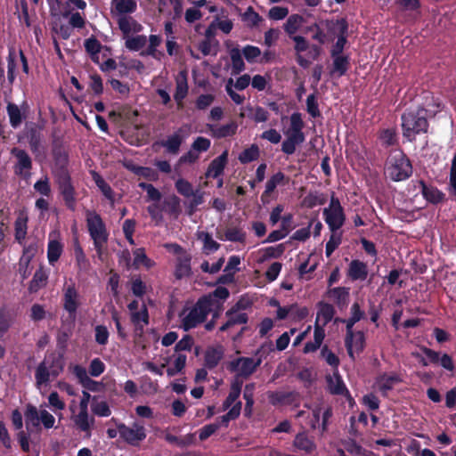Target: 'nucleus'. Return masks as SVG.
I'll use <instances>...</instances> for the list:
<instances>
[{"mask_svg": "<svg viewBox=\"0 0 456 456\" xmlns=\"http://www.w3.org/2000/svg\"><path fill=\"white\" fill-rule=\"evenodd\" d=\"M49 360H44L36 369L35 379L37 387L47 385L52 378L51 370L48 368Z\"/></svg>", "mask_w": 456, "mask_h": 456, "instance_id": "nucleus-31", "label": "nucleus"}, {"mask_svg": "<svg viewBox=\"0 0 456 456\" xmlns=\"http://www.w3.org/2000/svg\"><path fill=\"white\" fill-rule=\"evenodd\" d=\"M188 94L187 71L181 70L175 77V93L174 98L180 105Z\"/></svg>", "mask_w": 456, "mask_h": 456, "instance_id": "nucleus-24", "label": "nucleus"}, {"mask_svg": "<svg viewBox=\"0 0 456 456\" xmlns=\"http://www.w3.org/2000/svg\"><path fill=\"white\" fill-rule=\"evenodd\" d=\"M403 135L409 141L415 140L417 134L428 131L426 110H409L402 116Z\"/></svg>", "mask_w": 456, "mask_h": 456, "instance_id": "nucleus-3", "label": "nucleus"}, {"mask_svg": "<svg viewBox=\"0 0 456 456\" xmlns=\"http://www.w3.org/2000/svg\"><path fill=\"white\" fill-rule=\"evenodd\" d=\"M241 54H243L242 52H240L238 48H232L230 51L232 69L233 74H239L245 69V64Z\"/></svg>", "mask_w": 456, "mask_h": 456, "instance_id": "nucleus-51", "label": "nucleus"}, {"mask_svg": "<svg viewBox=\"0 0 456 456\" xmlns=\"http://www.w3.org/2000/svg\"><path fill=\"white\" fill-rule=\"evenodd\" d=\"M419 187L424 198L432 203H438L444 198V193H442L436 188L427 186L422 181L419 182Z\"/></svg>", "mask_w": 456, "mask_h": 456, "instance_id": "nucleus-41", "label": "nucleus"}, {"mask_svg": "<svg viewBox=\"0 0 456 456\" xmlns=\"http://www.w3.org/2000/svg\"><path fill=\"white\" fill-rule=\"evenodd\" d=\"M191 273V256L187 253H183L177 256L175 275L181 279L188 276Z\"/></svg>", "mask_w": 456, "mask_h": 456, "instance_id": "nucleus-35", "label": "nucleus"}, {"mask_svg": "<svg viewBox=\"0 0 456 456\" xmlns=\"http://www.w3.org/2000/svg\"><path fill=\"white\" fill-rule=\"evenodd\" d=\"M118 28L123 33V39L133 34H137L142 30V26L131 15L115 18Z\"/></svg>", "mask_w": 456, "mask_h": 456, "instance_id": "nucleus-20", "label": "nucleus"}, {"mask_svg": "<svg viewBox=\"0 0 456 456\" xmlns=\"http://www.w3.org/2000/svg\"><path fill=\"white\" fill-rule=\"evenodd\" d=\"M297 395L295 392L274 391L268 393L269 402L274 406H283L294 403Z\"/></svg>", "mask_w": 456, "mask_h": 456, "instance_id": "nucleus-21", "label": "nucleus"}, {"mask_svg": "<svg viewBox=\"0 0 456 456\" xmlns=\"http://www.w3.org/2000/svg\"><path fill=\"white\" fill-rule=\"evenodd\" d=\"M93 179L102 194L108 199L111 205L114 204V191L104 179L96 172L92 173Z\"/></svg>", "mask_w": 456, "mask_h": 456, "instance_id": "nucleus-44", "label": "nucleus"}, {"mask_svg": "<svg viewBox=\"0 0 456 456\" xmlns=\"http://www.w3.org/2000/svg\"><path fill=\"white\" fill-rule=\"evenodd\" d=\"M91 410L94 414L99 417H109L111 414L108 403L103 400H99L97 396H94L92 399Z\"/></svg>", "mask_w": 456, "mask_h": 456, "instance_id": "nucleus-46", "label": "nucleus"}, {"mask_svg": "<svg viewBox=\"0 0 456 456\" xmlns=\"http://www.w3.org/2000/svg\"><path fill=\"white\" fill-rule=\"evenodd\" d=\"M401 379L396 374H382L376 380L377 388L382 392L383 395H387V393L393 388V387L399 383Z\"/></svg>", "mask_w": 456, "mask_h": 456, "instance_id": "nucleus-27", "label": "nucleus"}, {"mask_svg": "<svg viewBox=\"0 0 456 456\" xmlns=\"http://www.w3.org/2000/svg\"><path fill=\"white\" fill-rule=\"evenodd\" d=\"M7 114L10 120V125L13 128H17L22 123L23 116L19 106L15 103H8L6 107Z\"/></svg>", "mask_w": 456, "mask_h": 456, "instance_id": "nucleus-43", "label": "nucleus"}, {"mask_svg": "<svg viewBox=\"0 0 456 456\" xmlns=\"http://www.w3.org/2000/svg\"><path fill=\"white\" fill-rule=\"evenodd\" d=\"M137 10L135 0H111L110 13L113 18L131 15Z\"/></svg>", "mask_w": 456, "mask_h": 456, "instance_id": "nucleus-16", "label": "nucleus"}, {"mask_svg": "<svg viewBox=\"0 0 456 456\" xmlns=\"http://www.w3.org/2000/svg\"><path fill=\"white\" fill-rule=\"evenodd\" d=\"M197 238L203 243V251L206 254L213 253L220 248V244L208 232H198Z\"/></svg>", "mask_w": 456, "mask_h": 456, "instance_id": "nucleus-39", "label": "nucleus"}, {"mask_svg": "<svg viewBox=\"0 0 456 456\" xmlns=\"http://www.w3.org/2000/svg\"><path fill=\"white\" fill-rule=\"evenodd\" d=\"M11 155L15 158L13 165L14 174L24 179L30 176V170L32 168V159L28 153L20 148L13 147L10 151Z\"/></svg>", "mask_w": 456, "mask_h": 456, "instance_id": "nucleus-9", "label": "nucleus"}, {"mask_svg": "<svg viewBox=\"0 0 456 456\" xmlns=\"http://www.w3.org/2000/svg\"><path fill=\"white\" fill-rule=\"evenodd\" d=\"M218 42L216 40H203L199 43L198 48L204 56L217 53Z\"/></svg>", "mask_w": 456, "mask_h": 456, "instance_id": "nucleus-62", "label": "nucleus"}, {"mask_svg": "<svg viewBox=\"0 0 456 456\" xmlns=\"http://www.w3.org/2000/svg\"><path fill=\"white\" fill-rule=\"evenodd\" d=\"M305 123L298 112H294L289 118V127L283 131L286 139L281 143V151L287 155H292L297 147L302 144L305 136L303 132Z\"/></svg>", "mask_w": 456, "mask_h": 456, "instance_id": "nucleus-2", "label": "nucleus"}, {"mask_svg": "<svg viewBox=\"0 0 456 456\" xmlns=\"http://www.w3.org/2000/svg\"><path fill=\"white\" fill-rule=\"evenodd\" d=\"M27 222L28 218L24 216H20L14 224L15 227V239L20 243L27 234Z\"/></svg>", "mask_w": 456, "mask_h": 456, "instance_id": "nucleus-57", "label": "nucleus"}, {"mask_svg": "<svg viewBox=\"0 0 456 456\" xmlns=\"http://www.w3.org/2000/svg\"><path fill=\"white\" fill-rule=\"evenodd\" d=\"M259 156V149L256 145L252 144L249 148L244 150L239 155V160L245 164L256 159Z\"/></svg>", "mask_w": 456, "mask_h": 456, "instance_id": "nucleus-61", "label": "nucleus"}, {"mask_svg": "<svg viewBox=\"0 0 456 456\" xmlns=\"http://www.w3.org/2000/svg\"><path fill=\"white\" fill-rule=\"evenodd\" d=\"M30 150L33 153H39L43 149V134L39 128L33 126L29 128L27 134Z\"/></svg>", "mask_w": 456, "mask_h": 456, "instance_id": "nucleus-30", "label": "nucleus"}, {"mask_svg": "<svg viewBox=\"0 0 456 456\" xmlns=\"http://www.w3.org/2000/svg\"><path fill=\"white\" fill-rule=\"evenodd\" d=\"M330 237L326 243L325 253L329 257L334 252V250L340 245L342 240V232L339 230H330Z\"/></svg>", "mask_w": 456, "mask_h": 456, "instance_id": "nucleus-53", "label": "nucleus"}, {"mask_svg": "<svg viewBox=\"0 0 456 456\" xmlns=\"http://www.w3.org/2000/svg\"><path fill=\"white\" fill-rule=\"evenodd\" d=\"M223 354L224 352L221 347L208 349L205 354V365L209 369L215 368L222 359Z\"/></svg>", "mask_w": 456, "mask_h": 456, "instance_id": "nucleus-47", "label": "nucleus"}, {"mask_svg": "<svg viewBox=\"0 0 456 456\" xmlns=\"http://www.w3.org/2000/svg\"><path fill=\"white\" fill-rule=\"evenodd\" d=\"M285 181V175L282 172H278L272 175L266 182L265 190L263 192L261 198L264 200L265 197L269 196L278 185H281Z\"/></svg>", "mask_w": 456, "mask_h": 456, "instance_id": "nucleus-48", "label": "nucleus"}, {"mask_svg": "<svg viewBox=\"0 0 456 456\" xmlns=\"http://www.w3.org/2000/svg\"><path fill=\"white\" fill-rule=\"evenodd\" d=\"M304 22L305 19L302 15L292 14L289 16L283 25L284 31L287 33L289 38L293 36H297V32L299 30Z\"/></svg>", "mask_w": 456, "mask_h": 456, "instance_id": "nucleus-32", "label": "nucleus"}, {"mask_svg": "<svg viewBox=\"0 0 456 456\" xmlns=\"http://www.w3.org/2000/svg\"><path fill=\"white\" fill-rule=\"evenodd\" d=\"M183 141L184 135L183 134V129L180 128L171 135L167 136L165 141L161 142V145L167 150V152L175 155L179 152L180 147Z\"/></svg>", "mask_w": 456, "mask_h": 456, "instance_id": "nucleus-22", "label": "nucleus"}, {"mask_svg": "<svg viewBox=\"0 0 456 456\" xmlns=\"http://www.w3.org/2000/svg\"><path fill=\"white\" fill-rule=\"evenodd\" d=\"M412 167L410 160L401 151H394L387 158L386 174L393 181H403L411 176Z\"/></svg>", "mask_w": 456, "mask_h": 456, "instance_id": "nucleus-4", "label": "nucleus"}, {"mask_svg": "<svg viewBox=\"0 0 456 456\" xmlns=\"http://www.w3.org/2000/svg\"><path fill=\"white\" fill-rule=\"evenodd\" d=\"M293 445L299 451L311 453L316 449L314 440L305 432L298 433L293 441Z\"/></svg>", "mask_w": 456, "mask_h": 456, "instance_id": "nucleus-29", "label": "nucleus"}, {"mask_svg": "<svg viewBox=\"0 0 456 456\" xmlns=\"http://www.w3.org/2000/svg\"><path fill=\"white\" fill-rule=\"evenodd\" d=\"M164 208H166V211L177 217L181 212V208H180V199L175 196V195H173V196H170L168 198H167L164 202Z\"/></svg>", "mask_w": 456, "mask_h": 456, "instance_id": "nucleus-54", "label": "nucleus"}, {"mask_svg": "<svg viewBox=\"0 0 456 456\" xmlns=\"http://www.w3.org/2000/svg\"><path fill=\"white\" fill-rule=\"evenodd\" d=\"M36 249L32 247H28L24 249L23 254L19 262L18 272L21 276L22 280H26L31 273L32 268L30 267V262L35 255Z\"/></svg>", "mask_w": 456, "mask_h": 456, "instance_id": "nucleus-23", "label": "nucleus"}, {"mask_svg": "<svg viewBox=\"0 0 456 456\" xmlns=\"http://www.w3.org/2000/svg\"><path fill=\"white\" fill-rule=\"evenodd\" d=\"M48 275L47 273L40 267L34 274L29 284V290L36 292L46 284Z\"/></svg>", "mask_w": 456, "mask_h": 456, "instance_id": "nucleus-49", "label": "nucleus"}, {"mask_svg": "<svg viewBox=\"0 0 456 456\" xmlns=\"http://www.w3.org/2000/svg\"><path fill=\"white\" fill-rule=\"evenodd\" d=\"M323 217L330 230H339L343 226L346 216L338 198L331 197L329 207L323 209Z\"/></svg>", "mask_w": 456, "mask_h": 456, "instance_id": "nucleus-6", "label": "nucleus"}, {"mask_svg": "<svg viewBox=\"0 0 456 456\" xmlns=\"http://www.w3.org/2000/svg\"><path fill=\"white\" fill-rule=\"evenodd\" d=\"M211 134L216 138H224L235 134L238 125L234 121H231L225 125H208Z\"/></svg>", "mask_w": 456, "mask_h": 456, "instance_id": "nucleus-26", "label": "nucleus"}, {"mask_svg": "<svg viewBox=\"0 0 456 456\" xmlns=\"http://www.w3.org/2000/svg\"><path fill=\"white\" fill-rule=\"evenodd\" d=\"M327 20H322L320 22H314L310 26L305 28V33H312V39L318 42L321 45H323L327 41V35L324 33L322 26L324 24L326 26Z\"/></svg>", "mask_w": 456, "mask_h": 456, "instance_id": "nucleus-37", "label": "nucleus"}, {"mask_svg": "<svg viewBox=\"0 0 456 456\" xmlns=\"http://www.w3.org/2000/svg\"><path fill=\"white\" fill-rule=\"evenodd\" d=\"M62 246L57 240H51L48 244L47 257L51 265H53L61 256Z\"/></svg>", "mask_w": 456, "mask_h": 456, "instance_id": "nucleus-55", "label": "nucleus"}, {"mask_svg": "<svg viewBox=\"0 0 456 456\" xmlns=\"http://www.w3.org/2000/svg\"><path fill=\"white\" fill-rule=\"evenodd\" d=\"M242 382L239 379L234 380L232 383L230 393L223 403L224 410H227L232 407L238 401L241 391Z\"/></svg>", "mask_w": 456, "mask_h": 456, "instance_id": "nucleus-40", "label": "nucleus"}, {"mask_svg": "<svg viewBox=\"0 0 456 456\" xmlns=\"http://www.w3.org/2000/svg\"><path fill=\"white\" fill-rule=\"evenodd\" d=\"M345 344L349 356L354 359V353L359 354L364 348L365 338L363 332L356 331L346 335Z\"/></svg>", "mask_w": 456, "mask_h": 456, "instance_id": "nucleus-19", "label": "nucleus"}, {"mask_svg": "<svg viewBox=\"0 0 456 456\" xmlns=\"http://www.w3.org/2000/svg\"><path fill=\"white\" fill-rule=\"evenodd\" d=\"M328 297L338 306H345L348 301L349 289L345 287L333 288L328 291Z\"/></svg>", "mask_w": 456, "mask_h": 456, "instance_id": "nucleus-38", "label": "nucleus"}, {"mask_svg": "<svg viewBox=\"0 0 456 456\" xmlns=\"http://www.w3.org/2000/svg\"><path fill=\"white\" fill-rule=\"evenodd\" d=\"M313 417L309 420L312 428L315 429L322 416V430L327 429L328 420L332 415L331 408L323 400H318L311 407Z\"/></svg>", "mask_w": 456, "mask_h": 456, "instance_id": "nucleus-12", "label": "nucleus"}, {"mask_svg": "<svg viewBox=\"0 0 456 456\" xmlns=\"http://www.w3.org/2000/svg\"><path fill=\"white\" fill-rule=\"evenodd\" d=\"M73 413L71 419L76 427L85 432L86 436H91V430L94 425V418L89 415L88 409H79V411L75 414V409L73 406L69 407Z\"/></svg>", "mask_w": 456, "mask_h": 456, "instance_id": "nucleus-15", "label": "nucleus"}, {"mask_svg": "<svg viewBox=\"0 0 456 456\" xmlns=\"http://www.w3.org/2000/svg\"><path fill=\"white\" fill-rule=\"evenodd\" d=\"M126 47L134 52L142 50L147 44V37L144 35L129 36L124 38Z\"/></svg>", "mask_w": 456, "mask_h": 456, "instance_id": "nucleus-42", "label": "nucleus"}, {"mask_svg": "<svg viewBox=\"0 0 456 456\" xmlns=\"http://www.w3.org/2000/svg\"><path fill=\"white\" fill-rule=\"evenodd\" d=\"M228 159V151H224L219 157L211 161L206 172L207 177H218L224 171Z\"/></svg>", "mask_w": 456, "mask_h": 456, "instance_id": "nucleus-25", "label": "nucleus"}, {"mask_svg": "<svg viewBox=\"0 0 456 456\" xmlns=\"http://www.w3.org/2000/svg\"><path fill=\"white\" fill-rule=\"evenodd\" d=\"M175 186L178 193L185 198H190L192 194H194L192 184L183 178H179L175 182Z\"/></svg>", "mask_w": 456, "mask_h": 456, "instance_id": "nucleus-60", "label": "nucleus"}, {"mask_svg": "<svg viewBox=\"0 0 456 456\" xmlns=\"http://www.w3.org/2000/svg\"><path fill=\"white\" fill-rule=\"evenodd\" d=\"M24 417L26 428L28 432L39 429L40 423L47 429L52 428L55 423L53 415L48 411L45 409L38 410L36 406L31 404L27 406Z\"/></svg>", "mask_w": 456, "mask_h": 456, "instance_id": "nucleus-5", "label": "nucleus"}, {"mask_svg": "<svg viewBox=\"0 0 456 456\" xmlns=\"http://www.w3.org/2000/svg\"><path fill=\"white\" fill-rule=\"evenodd\" d=\"M60 191L68 208L74 211L76 208L75 189L71 184L70 176L67 170L58 172L55 175Z\"/></svg>", "mask_w": 456, "mask_h": 456, "instance_id": "nucleus-10", "label": "nucleus"}, {"mask_svg": "<svg viewBox=\"0 0 456 456\" xmlns=\"http://www.w3.org/2000/svg\"><path fill=\"white\" fill-rule=\"evenodd\" d=\"M131 321L135 325L136 330L142 332L145 325L149 323V314L147 307L142 304L138 311L131 314Z\"/></svg>", "mask_w": 456, "mask_h": 456, "instance_id": "nucleus-34", "label": "nucleus"}, {"mask_svg": "<svg viewBox=\"0 0 456 456\" xmlns=\"http://www.w3.org/2000/svg\"><path fill=\"white\" fill-rule=\"evenodd\" d=\"M45 360H49L48 368L51 370L52 378L54 379L63 370L65 362L62 354H53Z\"/></svg>", "mask_w": 456, "mask_h": 456, "instance_id": "nucleus-36", "label": "nucleus"}, {"mask_svg": "<svg viewBox=\"0 0 456 456\" xmlns=\"http://www.w3.org/2000/svg\"><path fill=\"white\" fill-rule=\"evenodd\" d=\"M256 352L255 357H239L229 363L228 369L232 372H235L240 377L250 376L262 362V357L257 356Z\"/></svg>", "mask_w": 456, "mask_h": 456, "instance_id": "nucleus-8", "label": "nucleus"}, {"mask_svg": "<svg viewBox=\"0 0 456 456\" xmlns=\"http://www.w3.org/2000/svg\"><path fill=\"white\" fill-rule=\"evenodd\" d=\"M74 255L78 270L86 273L90 268V263L79 244L75 245Z\"/></svg>", "mask_w": 456, "mask_h": 456, "instance_id": "nucleus-52", "label": "nucleus"}, {"mask_svg": "<svg viewBox=\"0 0 456 456\" xmlns=\"http://www.w3.org/2000/svg\"><path fill=\"white\" fill-rule=\"evenodd\" d=\"M229 295V290L226 288L217 287L212 293L202 297L191 308L184 309L182 312L180 314L181 327L184 330L193 329L203 322L210 313L213 314V318H216Z\"/></svg>", "mask_w": 456, "mask_h": 456, "instance_id": "nucleus-1", "label": "nucleus"}, {"mask_svg": "<svg viewBox=\"0 0 456 456\" xmlns=\"http://www.w3.org/2000/svg\"><path fill=\"white\" fill-rule=\"evenodd\" d=\"M333 58V73L338 76L344 75L348 69V59L343 55H331Z\"/></svg>", "mask_w": 456, "mask_h": 456, "instance_id": "nucleus-56", "label": "nucleus"}, {"mask_svg": "<svg viewBox=\"0 0 456 456\" xmlns=\"http://www.w3.org/2000/svg\"><path fill=\"white\" fill-rule=\"evenodd\" d=\"M79 305V294L75 286L67 287L63 297V307L72 319H75Z\"/></svg>", "mask_w": 456, "mask_h": 456, "instance_id": "nucleus-18", "label": "nucleus"}, {"mask_svg": "<svg viewBox=\"0 0 456 456\" xmlns=\"http://www.w3.org/2000/svg\"><path fill=\"white\" fill-rule=\"evenodd\" d=\"M290 39L294 42V50L296 54H302L303 52L309 50V55L316 60L321 53V47L315 44L310 45L309 41L303 36H293Z\"/></svg>", "mask_w": 456, "mask_h": 456, "instance_id": "nucleus-17", "label": "nucleus"}, {"mask_svg": "<svg viewBox=\"0 0 456 456\" xmlns=\"http://www.w3.org/2000/svg\"><path fill=\"white\" fill-rule=\"evenodd\" d=\"M141 265L148 268L152 265V262L147 257L144 248H136L134 251V265L138 267Z\"/></svg>", "mask_w": 456, "mask_h": 456, "instance_id": "nucleus-64", "label": "nucleus"}, {"mask_svg": "<svg viewBox=\"0 0 456 456\" xmlns=\"http://www.w3.org/2000/svg\"><path fill=\"white\" fill-rule=\"evenodd\" d=\"M241 410V402H237L230 411L220 418V421L217 422L221 426L227 427L230 420L235 419L240 416Z\"/></svg>", "mask_w": 456, "mask_h": 456, "instance_id": "nucleus-58", "label": "nucleus"}, {"mask_svg": "<svg viewBox=\"0 0 456 456\" xmlns=\"http://www.w3.org/2000/svg\"><path fill=\"white\" fill-rule=\"evenodd\" d=\"M348 275L354 281L365 280L368 275L367 265L359 260H353L349 265Z\"/></svg>", "mask_w": 456, "mask_h": 456, "instance_id": "nucleus-33", "label": "nucleus"}, {"mask_svg": "<svg viewBox=\"0 0 456 456\" xmlns=\"http://www.w3.org/2000/svg\"><path fill=\"white\" fill-rule=\"evenodd\" d=\"M334 314V307L330 304L322 303L320 305L316 323L322 322V326H325L332 320Z\"/></svg>", "mask_w": 456, "mask_h": 456, "instance_id": "nucleus-45", "label": "nucleus"}, {"mask_svg": "<svg viewBox=\"0 0 456 456\" xmlns=\"http://www.w3.org/2000/svg\"><path fill=\"white\" fill-rule=\"evenodd\" d=\"M147 40L149 41V45L146 50L141 53V55L151 56L156 60H160V58L164 56V53L158 50L159 46L162 43L161 37L158 35H151Z\"/></svg>", "mask_w": 456, "mask_h": 456, "instance_id": "nucleus-28", "label": "nucleus"}, {"mask_svg": "<svg viewBox=\"0 0 456 456\" xmlns=\"http://www.w3.org/2000/svg\"><path fill=\"white\" fill-rule=\"evenodd\" d=\"M326 28L335 34H338V40L331 50V55H341L344 46L346 43V34L347 32V23L344 19L326 21Z\"/></svg>", "mask_w": 456, "mask_h": 456, "instance_id": "nucleus-13", "label": "nucleus"}, {"mask_svg": "<svg viewBox=\"0 0 456 456\" xmlns=\"http://www.w3.org/2000/svg\"><path fill=\"white\" fill-rule=\"evenodd\" d=\"M225 240L234 242H243L246 238V233L240 228L232 227L228 228L224 233Z\"/></svg>", "mask_w": 456, "mask_h": 456, "instance_id": "nucleus-63", "label": "nucleus"}, {"mask_svg": "<svg viewBox=\"0 0 456 456\" xmlns=\"http://www.w3.org/2000/svg\"><path fill=\"white\" fill-rule=\"evenodd\" d=\"M328 389L333 395H344L347 392L343 380L338 375L327 379Z\"/></svg>", "mask_w": 456, "mask_h": 456, "instance_id": "nucleus-50", "label": "nucleus"}, {"mask_svg": "<svg viewBox=\"0 0 456 456\" xmlns=\"http://www.w3.org/2000/svg\"><path fill=\"white\" fill-rule=\"evenodd\" d=\"M227 321L219 328L220 331H226L236 326L246 324L248 322V314L244 312L241 304L237 303L234 306L225 313Z\"/></svg>", "mask_w": 456, "mask_h": 456, "instance_id": "nucleus-14", "label": "nucleus"}, {"mask_svg": "<svg viewBox=\"0 0 456 456\" xmlns=\"http://www.w3.org/2000/svg\"><path fill=\"white\" fill-rule=\"evenodd\" d=\"M53 155H54L55 167H54L53 172L54 175H56V174L58 172H61L62 170H67L66 166L68 164V155L61 150L55 151Z\"/></svg>", "mask_w": 456, "mask_h": 456, "instance_id": "nucleus-59", "label": "nucleus"}, {"mask_svg": "<svg viewBox=\"0 0 456 456\" xmlns=\"http://www.w3.org/2000/svg\"><path fill=\"white\" fill-rule=\"evenodd\" d=\"M118 429L120 437L125 442L134 446L138 445L146 438L145 428L138 422H134L131 426L119 424L118 425Z\"/></svg>", "mask_w": 456, "mask_h": 456, "instance_id": "nucleus-11", "label": "nucleus"}, {"mask_svg": "<svg viewBox=\"0 0 456 456\" xmlns=\"http://www.w3.org/2000/svg\"><path fill=\"white\" fill-rule=\"evenodd\" d=\"M86 221L88 232L93 240H108L109 233L101 216L94 210L86 209Z\"/></svg>", "mask_w": 456, "mask_h": 456, "instance_id": "nucleus-7", "label": "nucleus"}]
</instances>
